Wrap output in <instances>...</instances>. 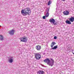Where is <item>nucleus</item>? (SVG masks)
I'll list each match as a JSON object with an SVG mask.
<instances>
[{
  "instance_id": "f257e3e1",
  "label": "nucleus",
  "mask_w": 74,
  "mask_h": 74,
  "mask_svg": "<svg viewBox=\"0 0 74 74\" xmlns=\"http://www.w3.org/2000/svg\"><path fill=\"white\" fill-rule=\"evenodd\" d=\"M21 13L23 16H26L27 15H29L31 14V10L29 8H27L24 10H22Z\"/></svg>"
},
{
  "instance_id": "f03ea898",
  "label": "nucleus",
  "mask_w": 74,
  "mask_h": 74,
  "mask_svg": "<svg viewBox=\"0 0 74 74\" xmlns=\"http://www.w3.org/2000/svg\"><path fill=\"white\" fill-rule=\"evenodd\" d=\"M51 60H52V62L50 63L51 60H49V58H46L44 60V62L47 63V64H48L49 66H51V67L53 66V63L54 62V61L52 59H51Z\"/></svg>"
},
{
  "instance_id": "7ed1b4c3",
  "label": "nucleus",
  "mask_w": 74,
  "mask_h": 74,
  "mask_svg": "<svg viewBox=\"0 0 74 74\" xmlns=\"http://www.w3.org/2000/svg\"><path fill=\"white\" fill-rule=\"evenodd\" d=\"M19 39L21 42H27V37L25 36L20 38Z\"/></svg>"
},
{
  "instance_id": "20e7f679",
  "label": "nucleus",
  "mask_w": 74,
  "mask_h": 74,
  "mask_svg": "<svg viewBox=\"0 0 74 74\" xmlns=\"http://www.w3.org/2000/svg\"><path fill=\"white\" fill-rule=\"evenodd\" d=\"M34 55L35 58L36 60H40L41 58V55L38 53H35Z\"/></svg>"
},
{
  "instance_id": "39448f33",
  "label": "nucleus",
  "mask_w": 74,
  "mask_h": 74,
  "mask_svg": "<svg viewBox=\"0 0 74 74\" xmlns=\"http://www.w3.org/2000/svg\"><path fill=\"white\" fill-rule=\"evenodd\" d=\"M49 22L51 23H53L54 24V25H57V24L56 23H55V20L53 18L50 19Z\"/></svg>"
},
{
  "instance_id": "423d86ee",
  "label": "nucleus",
  "mask_w": 74,
  "mask_h": 74,
  "mask_svg": "<svg viewBox=\"0 0 74 74\" xmlns=\"http://www.w3.org/2000/svg\"><path fill=\"white\" fill-rule=\"evenodd\" d=\"M9 33L10 35H14L15 33V30L14 29H12L9 32Z\"/></svg>"
},
{
  "instance_id": "0eeeda50",
  "label": "nucleus",
  "mask_w": 74,
  "mask_h": 74,
  "mask_svg": "<svg viewBox=\"0 0 74 74\" xmlns=\"http://www.w3.org/2000/svg\"><path fill=\"white\" fill-rule=\"evenodd\" d=\"M36 49L37 51H40L41 49V46L40 45H38L36 47Z\"/></svg>"
},
{
  "instance_id": "6e6552de",
  "label": "nucleus",
  "mask_w": 74,
  "mask_h": 74,
  "mask_svg": "<svg viewBox=\"0 0 74 74\" xmlns=\"http://www.w3.org/2000/svg\"><path fill=\"white\" fill-rule=\"evenodd\" d=\"M63 14L64 15H69V12L68 11H64L63 12Z\"/></svg>"
},
{
  "instance_id": "1a4fd4ad",
  "label": "nucleus",
  "mask_w": 74,
  "mask_h": 74,
  "mask_svg": "<svg viewBox=\"0 0 74 74\" xmlns=\"http://www.w3.org/2000/svg\"><path fill=\"white\" fill-rule=\"evenodd\" d=\"M37 73V74H44V71L40 70L38 71Z\"/></svg>"
},
{
  "instance_id": "9d476101",
  "label": "nucleus",
  "mask_w": 74,
  "mask_h": 74,
  "mask_svg": "<svg viewBox=\"0 0 74 74\" xmlns=\"http://www.w3.org/2000/svg\"><path fill=\"white\" fill-rule=\"evenodd\" d=\"M49 9H47L46 10L47 12L46 14V17H48L49 16Z\"/></svg>"
},
{
  "instance_id": "9b49d317",
  "label": "nucleus",
  "mask_w": 74,
  "mask_h": 74,
  "mask_svg": "<svg viewBox=\"0 0 74 74\" xmlns=\"http://www.w3.org/2000/svg\"><path fill=\"white\" fill-rule=\"evenodd\" d=\"M70 21L71 22H73L74 21V17H71L69 19Z\"/></svg>"
},
{
  "instance_id": "f8f14e48",
  "label": "nucleus",
  "mask_w": 74,
  "mask_h": 74,
  "mask_svg": "<svg viewBox=\"0 0 74 74\" xmlns=\"http://www.w3.org/2000/svg\"><path fill=\"white\" fill-rule=\"evenodd\" d=\"M65 22L66 23H67V24H69V25H71V22H70V21H69V20H67L65 21Z\"/></svg>"
},
{
  "instance_id": "ddd939ff",
  "label": "nucleus",
  "mask_w": 74,
  "mask_h": 74,
  "mask_svg": "<svg viewBox=\"0 0 74 74\" xmlns=\"http://www.w3.org/2000/svg\"><path fill=\"white\" fill-rule=\"evenodd\" d=\"M56 42H52V43H51V48H52V47H53V46L54 45H56Z\"/></svg>"
},
{
  "instance_id": "4468645a",
  "label": "nucleus",
  "mask_w": 74,
  "mask_h": 74,
  "mask_svg": "<svg viewBox=\"0 0 74 74\" xmlns=\"http://www.w3.org/2000/svg\"><path fill=\"white\" fill-rule=\"evenodd\" d=\"M0 40H4V37H3V36L2 35H0Z\"/></svg>"
},
{
  "instance_id": "2eb2a0df",
  "label": "nucleus",
  "mask_w": 74,
  "mask_h": 74,
  "mask_svg": "<svg viewBox=\"0 0 74 74\" xmlns=\"http://www.w3.org/2000/svg\"><path fill=\"white\" fill-rule=\"evenodd\" d=\"M58 48V45H57L56 46H54V47L53 48H52L51 49H56L57 48Z\"/></svg>"
},
{
  "instance_id": "dca6fc26",
  "label": "nucleus",
  "mask_w": 74,
  "mask_h": 74,
  "mask_svg": "<svg viewBox=\"0 0 74 74\" xmlns=\"http://www.w3.org/2000/svg\"><path fill=\"white\" fill-rule=\"evenodd\" d=\"M9 62L10 63H12V62H13V59L10 58L9 60Z\"/></svg>"
},
{
  "instance_id": "f3484780",
  "label": "nucleus",
  "mask_w": 74,
  "mask_h": 74,
  "mask_svg": "<svg viewBox=\"0 0 74 74\" xmlns=\"http://www.w3.org/2000/svg\"><path fill=\"white\" fill-rule=\"evenodd\" d=\"M51 3H52L51 1H49L48 2V5H50V4H51Z\"/></svg>"
},
{
  "instance_id": "a211bd4d",
  "label": "nucleus",
  "mask_w": 74,
  "mask_h": 74,
  "mask_svg": "<svg viewBox=\"0 0 74 74\" xmlns=\"http://www.w3.org/2000/svg\"><path fill=\"white\" fill-rule=\"evenodd\" d=\"M57 38V37L56 36H55L54 37V39L56 40Z\"/></svg>"
},
{
  "instance_id": "6ab92c4d",
  "label": "nucleus",
  "mask_w": 74,
  "mask_h": 74,
  "mask_svg": "<svg viewBox=\"0 0 74 74\" xmlns=\"http://www.w3.org/2000/svg\"><path fill=\"white\" fill-rule=\"evenodd\" d=\"M72 53H73V55H74V50H72Z\"/></svg>"
},
{
  "instance_id": "aec40b11",
  "label": "nucleus",
  "mask_w": 74,
  "mask_h": 74,
  "mask_svg": "<svg viewBox=\"0 0 74 74\" xmlns=\"http://www.w3.org/2000/svg\"><path fill=\"white\" fill-rule=\"evenodd\" d=\"M42 18H43V19H45L46 17H45V16H43Z\"/></svg>"
},
{
  "instance_id": "412c9836",
  "label": "nucleus",
  "mask_w": 74,
  "mask_h": 74,
  "mask_svg": "<svg viewBox=\"0 0 74 74\" xmlns=\"http://www.w3.org/2000/svg\"><path fill=\"white\" fill-rule=\"evenodd\" d=\"M62 1H65V0H62Z\"/></svg>"
},
{
  "instance_id": "4be33fe9",
  "label": "nucleus",
  "mask_w": 74,
  "mask_h": 74,
  "mask_svg": "<svg viewBox=\"0 0 74 74\" xmlns=\"http://www.w3.org/2000/svg\"><path fill=\"white\" fill-rule=\"evenodd\" d=\"M61 73H62V72H61Z\"/></svg>"
},
{
  "instance_id": "5701e85b",
  "label": "nucleus",
  "mask_w": 74,
  "mask_h": 74,
  "mask_svg": "<svg viewBox=\"0 0 74 74\" xmlns=\"http://www.w3.org/2000/svg\"><path fill=\"white\" fill-rule=\"evenodd\" d=\"M0 27H1V26H0Z\"/></svg>"
}]
</instances>
